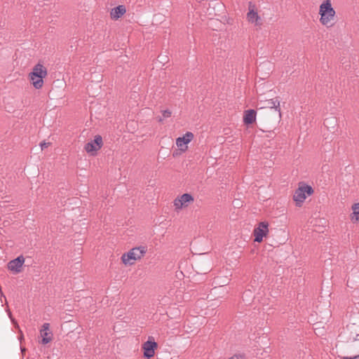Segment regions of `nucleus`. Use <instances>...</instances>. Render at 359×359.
Masks as SVG:
<instances>
[{"label":"nucleus","mask_w":359,"mask_h":359,"mask_svg":"<svg viewBox=\"0 0 359 359\" xmlns=\"http://www.w3.org/2000/svg\"><path fill=\"white\" fill-rule=\"evenodd\" d=\"M194 198L190 194H184L174 200V206L176 210L186 208L189 203L194 202Z\"/></svg>","instance_id":"nucleus-7"},{"label":"nucleus","mask_w":359,"mask_h":359,"mask_svg":"<svg viewBox=\"0 0 359 359\" xmlns=\"http://www.w3.org/2000/svg\"><path fill=\"white\" fill-rule=\"evenodd\" d=\"M147 252V248L140 246L132 248L128 252L124 253L121 259L124 264H133L135 261L141 259Z\"/></svg>","instance_id":"nucleus-3"},{"label":"nucleus","mask_w":359,"mask_h":359,"mask_svg":"<svg viewBox=\"0 0 359 359\" xmlns=\"http://www.w3.org/2000/svg\"><path fill=\"white\" fill-rule=\"evenodd\" d=\"M158 344L154 341L153 337H149V340L142 344L144 350V357L147 359H150L155 354V349L157 348Z\"/></svg>","instance_id":"nucleus-6"},{"label":"nucleus","mask_w":359,"mask_h":359,"mask_svg":"<svg viewBox=\"0 0 359 359\" xmlns=\"http://www.w3.org/2000/svg\"><path fill=\"white\" fill-rule=\"evenodd\" d=\"M8 316H9V318H11V321H12L13 323L17 324L16 321H15L13 318H12L11 313V311H8Z\"/></svg>","instance_id":"nucleus-21"},{"label":"nucleus","mask_w":359,"mask_h":359,"mask_svg":"<svg viewBox=\"0 0 359 359\" xmlns=\"http://www.w3.org/2000/svg\"><path fill=\"white\" fill-rule=\"evenodd\" d=\"M102 138L100 135H96L95 137L94 140L88 142L85 145V150L88 153H90L91 154H94L98 151L102 146Z\"/></svg>","instance_id":"nucleus-9"},{"label":"nucleus","mask_w":359,"mask_h":359,"mask_svg":"<svg viewBox=\"0 0 359 359\" xmlns=\"http://www.w3.org/2000/svg\"><path fill=\"white\" fill-rule=\"evenodd\" d=\"M126 12V7L123 5L118 6L111 9L110 15L114 20H117L123 15Z\"/></svg>","instance_id":"nucleus-14"},{"label":"nucleus","mask_w":359,"mask_h":359,"mask_svg":"<svg viewBox=\"0 0 359 359\" xmlns=\"http://www.w3.org/2000/svg\"><path fill=\"white\" fill-rule=\"evenodd\" d=\"M313 193V189L310 185L305 184L300 185L299 188L295 190L293 195V200L295 201L296 205L301 207L306 198V196H311Z\"/></svg>","instance_id":"nucleus-4"},{"label":"nucleus","mask_w":359,"mask_h":359,"mask_svg":"<svg viewBox=\"0 0 359 359\" xmlns=\"http://www.w3.org/2000/svg\"><path fill=\"white\" fill-rule=\"evenodd\" d=\"M29 77L30 80L32 81L34 87L36 89H40L41 88H42V86L43 85V79L39 78L38 76L37 77L33 76L32 73H31V72L29 74Z\"/></svg>","instance_id":"nucleus-16"},{"label":"nucleus","mask_w":359,"mask_h":359,"mask_svg":"<svg viewBox=\"0 0 359 359\" xmlns=\"http://www.w3.org/2000/svg\"><path fill=\"white\" fill-rule=\"evenodd\" d=\"M25 262V259L23 256L20 255L17 258L10 261L8 264V269L15 273H19L21 271L22 266Z\"/></svg>","instance_id":"nucleus-11"},{"label":"nucleus","mask_w":359,"mask_h":359,"mask_svg":"<svg viewBox=\"0 0 359 359\" xmlns=\"http://www.w3.org/2000/svg\"><path fill=\"white\" fill-rule=\"evenodd\" d=\"M358 327L355 324L348 325L340 334L342 339L347 338V344L342 351V359L359 358V333L357 332Z\"/></svg>","instance_id":"nucleus-1"},{"label":"nucleus","mask_w":359,"mask_h":359,"mask_svg":"<svg viewBox=\"0 0 359 359\" xmlns=\"http://www.w3.org/2000/svg\"><path fill=\"white\" fill-rule=\"evenodd\" d=\"M231 359H233V358H231Z\"/></svg>","instance_id":"nucleus-23"},{"label":"nucleus","mask_w":359,"mask_h":359,"mask_svg":"<svg viewBox=\"0 0 359 359\" xmlns=\"http://www.w3.org/2000/svg\"><path fill=\"white\" fill-rule=\"evenodd\" d=\"M247 20L256 26L262 25L261 18L255 11V6L250 1L248 4V12L246 15Z\"/></svg>","instance_id":"nucleus-8"},{"label":"nucleus","mask_w":359,"mask_h":359,"mask_svg":"<svg viewBox=\"0 0 359 359\" xmlns=\"http://www.w3.org/2000/svg\"><path fill=\"white\" fill-rule=\"evenodd\" d=\"M163 118L159 117L158 121L159 122H162L163 121V118H167L171 116L172 112L169 109H165L162 111Z\"/></svg>","instance_id":"nucleus-19"},{"label":"nucleus","mask_w":359,"mask_h":359,"mask_svg":"<svg viewBox=\"0 0 359 359\" xmlns=\"http://www.w3.org/2000/svg\"><path fill=\"white\" fill-rule=\"evenodd\" d=\"M353 212L351 215V219L352 221H358L359 220V203H354L352 206Z\"/></svg>","instance_id":"nucleus-17"},{"label":"nucleus","mask_w":359,"mask_h":359,"mask_svg":"<svg viewBox=\"0 0 359 359\" xmlns=\"http://www.w3.org/2000/svg\"><path fill=\"white\" fill-rule=\"evenodd\" d=\"M256 120V111L254 109H248L245 111L243 122L247 124H252Z\"/></svg>","instance_id":"nucleus-15"},{"label":"nucleus","mask_w":359,"mask_h":359,"mask_svg":"<svg viewBox=\"0 0 359 359\" xmlns=\"http://www.w3.org/2000/svg\"><path fill=\"white\" fill-rule=\"evenodd\" d=\"M268 104L270 108H274L276 111H278L280 116V101L277 98L268 100Z\"/></svg>","instance_id":"nucleus-18"},{"label":"nucleus","mask_w":359,"mask_h":359,"mask_svg":"<svg viewBox=\"0 0 359 359\" xmlns=\"http://www.w3.org/2000/svg\"><path fill=\"white\" fill-rule=\"evenodd\" d=\"M332 120L334 121H336L334 118H332Z\"/></svg>","instance_id":"nucleus-22"},{"label":"nucleus","mask_w":359,"mask_h":359,"mask_svg":"<svg viewBox=\"0 0 359 359\" xmlns=\"http://www.w3.org/2000/svg\"><path fill=\"white\" fill-rule=\"evenodd\" d=\"M50 324L48 323H44L42 325V328L40 330L42 337L41 344H47L52 341L53 334L49 331Z\"/></svg>","instance_id":"nucleus-12"},{"label":"nucleus","mask_w":359,"mask_h":359,"mask_svg":"<svg viewBox=\"0 0 359 359\" xmlns=\"http://www.w3.org/2000/svg\"><path fill=\"white\" fill-rule=\"evenodd\" d=\"M269 233V223L267 222H261L258 226L254 229L253 234L255 236L254 241L257 243L262 241L263 238Z\"/></svg>","instance_id":"nucleus-5"},{"label":"nucleus","mask_w":359,"mask_h":359,"mask_svg":"<svg viewBox=\"0 0 359 359\" xmlns=\"http://www.w3.org/2000/svg\"><path fill=\"white\" fill-rule=\"evenodd\" d=\"M194 135L191 132H187L182 137L176 139V145L181 151H185L188 149L187 144L193 140Z\"/></svg>","instance_id":"nucleus-10"},{"label":"nucleus","mask_w":359,"mask_h":359,"mask_svg":"<svg viewBox=\"0 0 359 359\" xmlns=\"http://www.w3.org/2000/svg\"><path fill=\"white\" fill-rule=\"evenodd\" d=\"M31 73H32L33 76L43 79L47 76V69L43 65L38 63L33 67Z\"/></svg>","instance_id":"nucleus-13"},{"label":"nucleus","mask_w":359,"mask_h":359,"mask_svg":"<svg viewBox=\"0 0 359 359\" xmlns=\"http://www.w3.org/2000/svg\"><path fill=\"white\" fill-rule=\"evenodd\" d=\"M50 145V143L49 142H41L40 144V147L41 148V150H43L44 149L47 148L48 146Z\"/></svg>","instance_id":"nucleus-20"},{"label":"nucleus","mask_w":359,"mask_h":359,"mask_svg":"<svg viewBox=\"0 0 359 359\" xmlns=\"http://www.w3.org/2000/svg\"><path fill=\"white\" fill-rule=\"evenodd\" d=\"M335 14L336 12L332 6L330 0H325L320 5V22L323 25L327 27H332L334 25Z\"/></svg>","instance_id":"nucleus-2"}]
</instances>
